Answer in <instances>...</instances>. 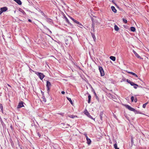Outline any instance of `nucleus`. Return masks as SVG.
I'll list each match as a JSON object with an SVG mask.
<instances>
[{
  "label": "nucleus",
  "mask_w": 149,
  "mask_h": 149,
  "mask_svg": "<svg viewBox=\"0 0 149 149\" xmlns=\"http://www.w3.org/2000/svg\"><path fill=\"white\" fill-rule=\"evenodd\" d=\"M95 38H95L93 37V38H94H94Z\"/></svg>",
  "instance_id": "nucleus-49"
},
{
  "label": "nucleus",
  "mask_w": 149,
  "mask_h": 149,
  "mask_svg": "<svg viewBox=\"0 0 149 149\" xmlns=\"http://www.w3.org/2000/svg\"><path fill=\"white\" fill-rule=\"evenodd\" d=\"M114 29L116 31H118L119 29V28L116 25L114 26Z\"/></svg>",
  "instance_id": "nucleus-14"
},
{
  "label": "nucleus",
  "mask_w": 149,
  "mask_h": 149,
  "mask_svg": "<svg viewBox=\"0 0 149 149\" xmlns=\"http://www.w3.org/2000/svg\"><path fill=\"white\" fill-rule=\"evenodd\" d=\"M47 90L49 92L50 90V88L51 86V83L48 81H47L46 84Z\"/></svg>",
  "instance_id": "nucleus-2"
},
{
  "label": "nucleus",
  "mask_w": 149,
  "mask_h": 149,
  "mask_svg": "<svg viewBox=\"0 0 149 149\" xmlns=\"http://www.w3.org/2000/svg\"><path fill=\"white\" fill-rule=\"evenodd\" d=\"M43 101L45 102H46V99L45 98V97H43Z\"/></svg>",
  "instance_id": "nucleus-31"
},
{
  "label": "nucleus",
  "mask_w": 149,
  "mask_h": 149,
  "mask_svg": "<svg viewBox=\"0 0 149 149\" xmlns=\"http://www.w3.org/2000/svg\"><path fill=\"white\" fill-rule=\"evenodd\" d=\"M138 86H134V88H135V89H136L137 88V87H138Z\"/></svg>",
  "instance_id": "nucleus-34"
},
{
  "label": "nucleus",
  "mask_w": 149,
  "mask_h": 149,
  "mask_svg": "<svg viewBox=\"0 0 149 149\" xmlns=\"http://www.w3.org/2000/svg\"><path fill=\"white\" fill-rule=\"evenodd\" d=\"M18 4L21 5L22 4V2L20 0H14Z\"/></svg>",
  "instance_id": "nucleus-13"
},
{
  "label": "nucleus",
  "mask_w": 149,
  "mask_h": 149,
  "mask_svg": "<svg viewBox=\"0 0 149 149\" xmlns=\"http://www.w3.org/2000/svg\"><path fill=\"white\" fill-rule=\"evenodd\" d=\"M84 134V135L85 136H86L87 135V134H86V133H85V134Z\"/></svg>",
  "instance_id": "nucleus-44"
},
{
  "label": "nucleus",
  "mask_w": 149,
  "mask_h": 149,
  "mask_svg": "<svg viewBox=\"0 0 149 149\" xmlns=\"http://www.w3.org/2000/svg\"><path fill=\"white\" fill-rule=\"evenodd\" d=\"M67 100L69 101L70 102V103L72 104H73L70 98H69L68 97H67Z\"/></svg>",
  "instance_id": "nucleus-18"
},
{
  "label": "nucleus",
  "mask_w": 149,
  "mask_h": 149,
  "mask_svg": "<svg viewBox=\"0 0 149 149\" xmlns=\"http://www.w3.org/2000/svg\"><path fill=\"white\" fill-rule=\"evenodd\" d=\"M70 18V19H71L72 21L73 20V19H74V18H72V17H69Z\"/></svg>",
  "instance_id": "nucleus-38"
},
{
  "label": "nucleus",
  "mask_w": 149,
  "mask_h": 149,
  "mask_svg": "<svg viewBox=\"0 0 149 149\" xmlns=\"http://www.w3.org/2000/svg\"><path fill=\"white\" fill-rule=\"evenodd\" d=\"M99 69L101 76H103L104 75V72L102 68L101 67H99Z\"/></svg>",
  "instance_id": "nucleus-4"
},
{
  "label": "nucleus",
  "mask_w": 149,
  "mask_h": 149,
  "mask_svg": "<svg viewBox=\"0 0 149 149\" xmlns=\"http://www.w3.org/2000/svg\"><path fill=\"white\" fill-rule=\"evenodd\" d=\"M47 21L48 22H52V19H49V18H47Z\"/></svg>",
  "instance_id": "nucleus-22"
},
{
  "label": "nucleus",
  "mask_w": 149,
  "mask_h": 149,
  "mask_svg": "<svg viewBox=\"0 0 149 149\" xmlns=\"http://www.w3.org/2000/svg\"><path fill=\"white\" fill-rule=\"evenodd\" d=\"M63 114V113H60V114H61V115H62V114Z\"/></svg>",
  "instance_id": "nucleus-45"
},
{
  "label": "nucleus",
  "mask_w": 149,
  "mask_h": 149,
  "mask_svg": "<svg viewBox=\"0 0 149 149\" xmlns=\"http://www.w3.org/2000/svg\"><path fill=\"white\" fill-rule=\"evenodd\" d=\"M38 134L39 136V137H40L41 136V135L39 133H38Z\"/></svg>",
  "instance_id": "nucleus-33"
},
{
  "label": "nucleus",
  "mask_w": 149,
  "mask_h": 149,
  "mask_svg": "<svg viewBox=\"0 0 149 149\" xmlns=\"http://www.w3.org/2000/svg\"><path fill=\"white\" fill-rule=\"evenodd\" d=\"M86 138V139H88V136L87 135L86 136H85Z\"/></svg>",
  "instance_id": "nucleus-41"
},
{
  "label": "nucleus",
  "mask_w": 149,
  "mask_h": 149,
  "mask_svg": "<svg viewBox=\"0 0 149 149\" xmlns=\"http://www.w3.org/2000/svg\"><path fill=\"white\" fill-rule=\"evenodd\" d=\"M95 38H95L93 37V38H94H94Z\"/></svg>",
  "instance_id": "nucleus-47"
},
{
  "label": "nucleus",
  "mask_w": 149,
  "mask_h": 149,
  "mask_svg": "<svg viewBox=\"0 0 149 149\" xmlns=\"http://www.w3.org/2000/svg\"><path fill=\"white\" fill-rule=\"evenodd\" d=\"M84 113L89 118H90L91 119H92L94 120V119L91 116L90 113H89V112L86 109L84 111Z\"/></svg>",
  "instance_id": "nucleus-3"
},
{
  "label": "nucleus",
  "mask_w": 149,
  "mask_h": 149,
  "mask_svg": "<svg viewBox=\"0 0 149 149\" xmlns=\"http://www.w3.org/2000/svg\"><path fill=\"white\" fill-rule=\"evenodd\" d=\"M133 53L134 54L135 56L137 58H139L140 59H141V57L139 56V55L134 50H133Z\"/></svg>",
  "instance_id": "nucleus-8"
},
{
  "label": "nucleus",
  "mask_w": 149,
  "mask_h": 149,
  "mask_svg": "<svg viewBox=\"0 0 149 149\" xmlns=\"http://www.w3.org/2000/svg\"><path fill=\"white\" fill-rule=\"evenodd\" d=\"M68 117L70 118H74L75 117H77V116H74V115H70L68 116Z\"/></svg>",
  "instance_id": "nucleus-17"
},
{
  "label": "nucleus",
  "mask_w": 149,
  "mask_h": 149,
  "mask_svg": "<svg viewBox=\"0 0 149 149\" xmlns=\"http://www.w3.org/2000/svg\"><path fill=\"white\" fill-rule=\"evenodd\" d=\"M125 106L126 108H127L130 111H135V109L131 107L130 106L128 105H125Z\"/></svg>",
  "instance_id": "nucleus-5"
},
{
  "label": "nucleus",
  "mask_w": 149,
  "mask_h": 149,
  "mask_svg": "<svg viewBox=\"0 0 149 149\" xmlns=\"http://www.w3.org/2000/svg\"><path fill=\"white\" fill-rule=\"evenodd\" d=\"M91 96L90 95H89L88 96V102L89 103L90 102L91 100Z\"/></svg>",
  "instance_id": "nucleus-19"
},
{
  "label": "nucleus",
  "mask_w": 149,
  "mask_h": 149,
  "mask_svg": "<svg viewBox=\"0 0 149 149\" xmlns=\"http://www.w3.org/2000/svg\"><path fill=\"white\" fill-rule=\"evenodd\" d=\"M74 22L75 23H76V22H77V20L74 19H73V20L72 21Z\"/></svg>",
  "instance_id": "nucleus-32"
},
{
  "label": "nucleus",
  "mask_w": 149,
  "mask_h": 149,
  "mask_svg": "<svg viewBox=\"0 0 149 149\" xmlns=\"http://www.w3.org/2000/svg\"><path fill=\"white\" fill-rule=\"evenodd\" d=\"M0 109L1 110V111L3 112V106L2 104H0Z\"/></svg>",
  "instance_id": "nucleus-20"
},
{
  "label": "nucleus",
  "mask_w": 149,
  "mask_h": 149,
  "mask_svg": "<svg viewBox=\"0 0 149 149\" xmlns=\"http://www.w3.org/2000/svg\"><path fill=\"white\" fill-rule=\"evenodd\" d=\"M47 29L49 31V32L51 34L52 33V32L48 28H47Z\"/></svg>",
  "instance_id": "nucleus-30"
},
{
  "label": "nucleus",
  "mask_w": 149,
  "mask_h": 149,
  "mask_svg": "<svg viewBox=\"0 0 149 149\" xmlns=\"http://www.w3.org/2000/svg\"><path fill=\"white\" fill-rule=\"evenodd\" d=\"M111 8L113 11L114 13H116V9L115 7L114 6H111Z\"/></svg>",
  "instance_id": "nucleus-11"
},
{
  "label": "nucleus",
  "mask_w": 149,
  "mask_h": 149,
  "mask_svg": "<svg viewBox=\"0 0 149 149\" xmlns=\"http://www.w3.org/2000/svg\"><path fill=\"white\" fill-rule=\"evenodd\" d=\"M39 77L41 80H42L45 77V75L39 72H36L35 73Z\"/></svg>",
  "instance_id": "nucleus-1"
},
{
  "label": "nucleus",
  "mask_w": 149,
  "mask_h": 149,
  "mask_svg": "<svg viewBox=\"0 0 149 149\" xmlns=\"http://www.w3.org/2000/svg\"><path fill=\"white\" fill-rule=\"evenodd\" d=\"M86 140H87V144L88 145H89L91 143V139L88 138V139H86Z\"/></svg>",
  "instance_id": "nucleus-12"
},
{
  "label": "nucleus",
  "mask_w": 149,
  "mask_h": 149,
  "mask_svg": "<svg viewBox=\"0 0 149 149\" xmlns=\"http://www.w3.org/2000/svg\"><path fill=\"white\" fill-rule=\"evenodd\" d=\"M3 12H2V11L1 10H0V15H1L2 13H3Z\"/></svg>",
  "instance_id": "nucleus-40"
},
{
  "label": "nucleus",
  "mask_w": 149,
  "mask_h": 149,
  "mask_svg": "<svg viewBox=\"0 0 149 149\" xmlns=\"http://www.w3.org/2000/svg\"><path fill=\"white\" fill-rule=\"evenodd\" d=\"M95 38H95L93 37V38H94H94Z\"/></svg>",
  "instance_id": "nucleus-48"
},
{
  "label": "nucleus",
  "mask_w": 149,
  "mask_h": 149,
  "mask_svg": "<svg viewBox=\"0 0 149 149\" xmlns=\"http://www.w3.org/2000/svg\"><path fill=\"white\" fill-rule=\"evenodd\" d=\"M61 93L63 94H64L65 93V92L64 91H62L61 92Z\"/></svg>",
  "instance_id": "nucleus-36"
},
{
  "label": "nucleus",
  "mask_w": 149,
  "mask_h": 149,
  "mask_svg": "<svg viewBox=\"0 0 149 149\" xmlns=\"http://www.w3.org/2000/svg\"><path fill=\"white\" fill-rule=\"evenodd\" d=\"M94 94H95V96H96V99H98V97H97V94H96V93H95V92H94Z\"/></svg>",
  "instance_id": "nucleus-28"
},
{
  "label": "nucleus",
  "mask_w": 149,
  "mask_h": 149,
  "mask_svg": "<svg viewBox=\"0 0 149 149\" xmlns=\"http://www.w3.org/2000/svg\"><path fill=\"white\" fill-rule=\"evenodd\" d=\"M127 81L128 83L130 84V85L132 86H138V85L137 84H135L134 83V82L130 81V80H129L128 79H127Z\"/></svg>",
  "instance_id": "nucleus-6"
},
{
  "label": "nucleus",
  "mask_w": 149,
  "mask_h": 149,
  "mask_svg": "<svg viewBox=\"0 0 149 149\" xmlns=\"http://www.w3.org/2000/svg\"><path fill=\"white\" fill-rule=\"evenodd\" d=\"M7 10V8L6 7H4L1 8L0 10L3 12L6 11Z\"/></svg>",
  "instance_id": "nucleus-9"
},
{
  "label": "nucleus",
  "mask_w": 149,
  "mask_h": 149,
  "mask_svg": "<svg viewBox=\"0 0 149 149\" xmlns=\"http://www.w3.org/2000/svg\"><path fill=\"white\" fill-rule=\"evenodd\" d=\"M131 74H132L133 75H134V76H135L136 77H138L137 75L136 74H135L133 72L132 73H131Z\"/></svg>",
  "instance_id": "nucleus-25"
},
{
  "label": "nucleus",
  "mask_w": 149,
  "mask_h": 149,
  "mask_svg": "<svg viewBox=\"0 0 149 149\" xmlns=\"http://www.w3.org/2000/svg\"><path fill=\"white\" fill-rule=\"evenodd\" d=\"M76 23L78 24H79V25L82 26V25H81V24L78 21H77V22H76Z\"/></svg>",
  "instance_id": "nucleus-27"
},
{
  "label": "nucleus",
  "mask_w": 149,
  "mask_h": 149,
  "mask_svg": "<svg viewBox=\"0 0 149 149\" xmlns=\"http://www.w3.org/2000/svg\"><path fill=\"white\" fill-rule=\"evenodd\" d=\"M8 86H10L9 85H8Z\"/></svg>",
  "instance_id": "nucleus-50"
},
{
  "label": "nucleus",
  "mask_w": 149,
  "mask_h": 149,
  "mask_svg": "<svg viewBox=\"0 0 149 149\" xmlns=\"http://www.w3.org/2000/svg\"><path fill=\"white\" fill-rule=\"evenodd\" d=\"M113 146L115 149H116V148H118L116 143H115V144H114Z\"/></svg>",
  "instance_id": "nucleus-24"
},
{
  "label": "nucleus",
  "mask_w": 149,
  "mask_h": 149,
  "mask_svg": "<svg viewBox=\"0 0 149 149\" xmlns=\"http://www.w3.org/2000/svg\"><path fill=\"white\" fill-rule=\"evenodd\" d=\"M28 20L29 22H32L31 20L30 19H28Z\"/></svg>",
  "instance_id": "nucleus-39"
},
{
  "label": "nucleus",
  "mask_w": 149,
  "mask_h": 149,
  "mask_svg": "<svg viewBox=\"0 0 149 149\" xmlns=\"http://www.w3.org/2000/svg\"><path fill=\"white\" fill-rule=\"evenodd\" d=\"M110 59L113 61H115L116 60V57L113 56H111L110 57Z\"/></svg>",
  "instance_id": "nucleus-15"
},
{
  "label": "nucleus",
  "mask_w": 149,
  "mask_h": 149,
  "mask_svg": "<svg viewBox=\"0 0 149 149\" xmlns=\"http://www.w3.org/2000/svg\"><path fill=\"white\" fill-rule=\"evenodd\" d=\"M103 111H101L100 114V119L101 120H102V116L103 115Z\"/></svg>",
  "instance_id": "nucleus-10"
},
{
  "label": "nucleus",
  "mask_w": 149,
  "mask_h": 149,
  "mask_svg": "<svg viewBox=\"0 0 149 149\" xmlns=\"http://www.w3.org/2000/svg\"><path fill=\"white\" fill-rule=\"evenodd\" d=\"M134 101H135V102H136L137 101V99H135Z\"/></svg>",
  "instance_id": "nucleus-42"
},
{
  "label": "nucleus",
  "mask_w": 149,
  "mask_h": 149,
  "mask_svg": "<svg viewBox=\"0 0 149 149\" xmlns=\"http://www.w3.org/2000/svg\"><path fill=\"white\" fill-rule=\"evenodd\" d=\"M130 30L134 32L135 31L136 29L134 27H130Z\"/></svg>",
  "instance_id": "nucleus-16"
},
{
  "label": "nucleus",
  "mask_w": 149,
  "mask_h": 149,
  "mask_svg": "<svg viewBox=\"0 0 149 149\" xmlns=\"http://www.w3.org/2000/svg\"><path fill=\"white\" fill-rule=\"evenodd\" d=\"M123 21L125 23H126L127 22V21L126 19L124 18H123Z\"/></svg>",
  "instance_id": "nucleus-26"
},
{
  "label": "nucleus",
  "mask_w": 149,
  "mask_h": 149,
  "mask_svg": "<svg viewBox=\"0 0 149 149\" xmlns=\"http://www.w3.org/2000/svg\"><path fill=\"white\" fill-rule=\"evenodd\" d=\"M65 18L66 21L68 23V24H70V23L69 20L68 19V18L65 17Z\"/></svg>",
  "instance_id": "nucleus-21"
},
{
  "label": "nucleus",
  "mask_w": 149,
  "mask_h": 149,
  "mask_svg": "<svg viewBox=\"0 0 149 149\" xmlns=\"http://www.w3.org/2000/svg\"><path fill=\"white\" fill-rule=\"evenodd\" d=\"M148 102H147L143 104V107L144 108H145L146 107V106L148 104Z\"/></svg>",
  "instance_id": "nucleus-23"
},
{
  "label": "nucleus",
  "mask_w": 149,
  "mask_h": 149,
  "mask_svg": "<svg viewBox=\"0 0 149 149\" xmlns=\"http://www.w3.org/2000/svg\"><path fill=\"white\" fill-rule=\"evenodd\" d=\"M131 143H133V138H131Z\"/></svg>",
  "instance_id": "nucleus-35"
},
{
  "label": "nucleus",
  "mask_w": 149,
  "mask_h": 149,
  "mask_svg": "<svg viewBox=\"0 0 149 149\" xmlns=\"http://www.w3.org/2000/svg\"><path fill=\"white\" fill-rule=\"evenodd\" d=\"M132 72H128V73H130V74H131V73H132Z\"/></svg>",
  "instance_id": "nucleus-43"
},
{
  "label": "nucleus",
  "mask_w": 149,
  "mask_h": 149,
  "mask_svg": "<svg viewBox=\"0 0 149 149\" xmlns=\"http://www.w3.org/2000/svg\"><path fill=\"white\" fill-rule=\"evenodd\" d=\"M23 103H24L22 102H20L19 103V104H18V105L17 106V108H21L22 107H23L24 106V105H23Z\"/></svg>",
  "instance_id": "nucleus-7"
},
{
  "label": "nucleus",
  "mask_w": 149,
  "mask_h": 149,
  "mask_svg": "<svg viewBox=\"0 0 149 149\" xmlns=\"http://www.w3.org/2000/svg\"><path fill=\"white\" fill-rule=\"evenodd\" d=\"M67 125H68V126H69V125H68V124H67Z\"/></svg>",
  "instance_id": "nucleus-46"
},
{
  "label": "nucleus",
  "mask_w": 149,
  "mask_h": 149,
  "mask_svg": "<svg viewBox=\"0 0 149 149\" xmlns=\"http://www.w3.org/2000/svg\"><path fill=\"white\" fill-rule=\"evenodd\" d=\"M134 97L133 96H132V97H131V100H132V102L133 101V100H134Z\"/></svg>",
  "instance_id": "nucleus-29"
},
{
  "label": "nucleus",
  "mask_w": 149,
  "mask_h": 149,
  "mask_svg": "<svg viewBox=\"0 0 149 149\" xmlns=\"http://www.w3.org/2000/svg\"><path fill=\"white\" fill-rule=\"evenodd\" d=\"M70 18V19H71L72 21L73 20V19H74V18H72V17H69Z\"/></svg>",
  "instance_id": "nucleus-37"
}]
</instances>
